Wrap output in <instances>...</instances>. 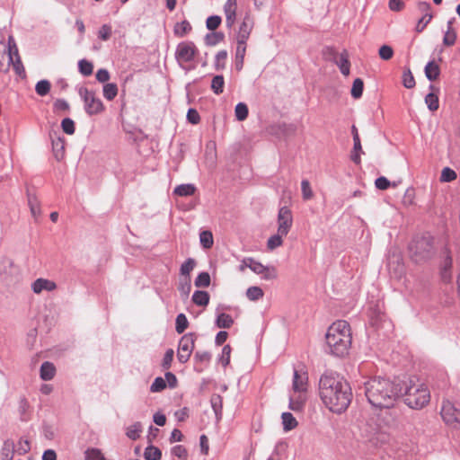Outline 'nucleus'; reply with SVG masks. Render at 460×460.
Here are the masks:
<instances>
[{
	"instance_id": "nucleus-21",
	"label": "nucleus",
	"mask_w": 460,
	"mask_h": 460,
	"mask_svg": "<svg viewBox=\"0 0 460 460\" xmlns=\"http://www.w3.org/2000/svg\"><path fill=\"white\" fill-rule=\"evenodd\" d=\"M456 31L453 28L452 22H448L447 30L446 31L443 38V44L447 47L453 46L456 43Z\"/></svg>"
},
{
	"instance_id": "nucleus-46",
	"label": "nucleus",
	"mask_w": 460,
	"mask_h": 460,
	"mask_svg": "<svg viewBox=\"0 0 460 460\" xmlns=\"http://www.w3.org/2000/svg\"><path fill=\"white\" fill-rule=\"evenodd\" d=\"M402 84L408 89H411L415 86V79L410 69L402 73Z\"/></svg>"
},
{
	"instance_id": "nucleus-11",
	"label": "nucleus",
	"mask_w": 460,
	"mask_h": 460,
	"mask_svg": "<svg viewBox=\"0 0 460 460\" xmlns=\"http://www.w3.org/2000/svg\"><path fill=\"white\" fill-rule=\"evenodd\" d=\"M443 420L454 428H460V409L450 401H444L440 411Z\"/></svg>"
},
{
	"instance_id": "nucleus-26",
	"label": "nucleus",
	"mask_w": 460,
	"mask_h": 460,
	"mask_svg": "<svg viewBox=\"0 0 460 460\" xmlns=\"http://www.w3.org/2000/svg\"><path fill=\"white\" fill-rule=\"evenodd\" d=\"M282 423L286 431L291 430L297 426V421L290 412L282 413Z\"/></svg>"
},
{
	"instance_id": "nucleus-4",
	"label": "nucleus",
	"mask_w": 460,
	"mask_h": 460,
	"mask_svg": "<svg viewBox=\"0 0 460 460\" xmlns=\"http://www.w3.org/2000/svg\"><path fill=\"white\" fill-rule=\"evenodd\" d=\"M404 402L411 409L420 410L430 401V391L421 380L411 377L404 383Z\"/></svg>"
},
{
	"instance_id": "nucleus-5",
	"label": "nucleus",
	"mask_w": 460,
	"mask_h": 460,
	"mask_svg": "<svg viewBox=\"0 0 460 460\" xmlns=\"http://www.w3.org/2000/svg\"><path fill=\"white\" fill-rule=\"evenodd\" d=\"M11 66L16 75L19 76L25 75V69L13 36L8 38L7 47H4V51L0 54V71L6 73L9 71Z\"/></svg>"
},
{
	"instance_id": "nucleus-57",
	"label": "nucleus",
	"mask_w": 460,
	"mask_h": 460,
	"mask_svg": "<svg viewBox=\"0 0 460 460\" xmlns=\"http://www.w3.org/2000/svg\"><path fill=\"white\" fill-rule=\"evenodd\" d=\"M433 15H427V16H421L417 24H416V31L421 32L424 31V29L427 27V25L432 20Z\"/></svg>"
},
{
	"instance_id": "nucleus-10",
	"label": "nucleus",
	"mask_w": 460,
	"mask_h": 460,
	"mask_svg": "<svg viewBox=\"0 0 460 460\" xmlns=\"http://www.w3.org/2000/svg\"><path fill=\"white\" fill-rule=\"evenodd\" d=\"M196 335L194 333H187L183 335L178 346L177 358L181 363H186L195 348Z\"/></svg>"
},
{
	"instance_id": "nucleus-3",
	"label": "nucleus",
	"mask_w": 460,
	"mask_h": 460,
	"mask_svg": "<svg viewBox=\"0 0 460 460\" xmlns=\"http://www.w3.org/2000/svg\"><path fill=\"white\" fill-rule=\"evenodd\" d=\"M352 336L349 324L343 320L334 322L327 330L325 335L329 353L344 357L351 345Z\"/></svg>"
},
{
	"instance_id": "nucleus-58",
	"label": "nucleus",
	"mask_w": 460,
	"mask_h": 460,
	"mask_svg": "<svg viewBox=\"0 0 460 460\" xmlns=\"http://www.w3.org/2000/svg\"><path fill=\"white\" fill-rule=\"evenodd\" d=\"M173 456L178 458L186 459L188 457V451L185 447L181 445L175 446L172 450Z\"/></svg>"
},
{
	"instance_id": "nucleus-9",
	"label": "nucleus",
	"mask_w": 460,
	"mask_h": 460,
	"mask_svg": "<svg viewBox=\"0 0 460 460\" xmlns=\"http://www.w3.org/2000/svg\"><path fill=\"white\" fill-rule=\"evenodd\" d=\"M199 54V49L192 41H182L177 45L175 58L180 65L194 60Z\"/></svg>"
},
{
	"instance_id": "nucleus-25",
	"label": "nucleus",
	"mask_w": 460,
	"mask_h": 460,
	"mask_svg": "<svg viewBox=\"0 0 460 460\" xmlns=\"http://www.w3.org/2000/svg\"><path fill=\"white\" fill-rule=\"evenodd\" d=\"M192 301L197 305L206 306L209 302V295L206 291H195L192 296Z\"/></svg>"
},
{
	"instance_id": "nucleus-54",
	"label": "nucleus",
	"mask_w": 460,
	"mask_h": 460,
	"mask_svg": "<svg viewBox=\"0 0 460 460\" xmlns=\"http://www.w3.org/2000/svg\"><path fill=\"white\" fill-rule=\"evenodd\" d=\"M29 206L31 208V212L34 217H38L40 214V203L35 197H29Z\"/></svg>"
},
{
	"instance_id": "nucleus-41",
	"label": "nucleus",
	"mask_w": 460,
	"mask_h": 460,
	"mask_svg": "<svg viewBox=\"0 0 460 460\" xmlns=\"http://www.w3.org/2000/svg\"><path fill=\"white\" fill-rule=\"evenodd\" d=\"M378 55L382 60L388 61L394 57V49L389 45H383L378 49Z\"/></svg>"
},
{
	"instance_id": "nucleus-33",
	"label": "nucleus",
	"mask_w": 460,
	"mask_h": 460,
	"mask_svg": "<svg viewBox=\"0 0 460 460\" xmlns=\"http://www.w3.org/2000/svg\"><path fill=\"white\" fill-rule=\"evenodd\" d=\"M142 426L139 422H136L127 428L126 435L132 440H136L140 437Z\"/></svg>"
},
{
	"instance_id": "nucleus-51",
	"label": "nucleus",
	"mask_w": 460,
	"mask_h": 460,
	"mask_svg": "<svg viewBox=\"0 0 460 460\" xmlns=\"http://www.w3.org/2000/svg\"><path fill=\"white\" fill-rule=\"evenodd\" d=\"M303 199L305 200L311 199L314 196L310 182L307 180H303L301 182Z\"/></svg>"
},
{
	"instance_id": "nucleus-59",
	"label": "nucleus",
	"mask_w": 460,
	"mask_h": 460,
	"mask_svg": "<svg viewBox=\"0 0 460 460\" xmlns=\"http://www.w3.org/2000/svg\"><path fill=\"white\" fill-rule=\"evenodd\" d=\"M375 185L378 190H385L390 187L391 182L385 177L381 176L376 180Z\"/></svg>"
},
{
	"instance_id": "nucleus-2",
	"label": "nucleus",
	"mask_w": 460,
	"mask_h": 460,
	"mask_svg": "<svg viewBox=\"0 0 460 460\" xmlns=\"http://www.w3.org/2000/svg\"><path fill=\"white\" fill-rule=\"evenodd\" d=\"M365 394L371 405L376 408L393 407L401 395L397 385L385 378H373L366 382Z\"/></svg>"
},
{
	"instance_id": "nucleus-17",
	"label": "nucleus",
	"mask_w": 460,
	"mask_h": 460,
	"mask_svg": "<svg viewBox=\"0 0 460 460\" xmlns=\"http://www.w3.org/2000/svg\"><path fill=\"white\" fill-rule=\"evenodd\" d=\"M31 288L35 294H40L43 290L53 291L57 288V285L54 281L47 279H37L31 285Z\"/></svg>"
},
{
	"instance_id": "nucleus-31",
	"label": "nucleus",
	"mask_w": 460,
	"mask_h": 460,
	"mask_svg": "<svg viewBox=\"0 0 460 460\" xmlns=\"http://www.w3.org/2000/svg\"><path fill=\"white\" fill-rule=\"evenodd\" d=\"M144 456L146 460H160L162 457V452L158 447L149 446L146 448Z\"/></svg>"
},
{
	"instance_id": "nucleus-42",
	"label": "nucleus",
	"mask_w": 460,
	"mask_h": 460,
	"mask_svg": "<svg viewBox=\"0 0 460 460\" xmlns=\"http://www.w3.org/2000/svg\"><path fill=\"white\" fill-rule=\"evenodd\" d=\"M84 455L85 460H107L102 451L97 448H88Z\"/></svg>"
},
{
	"instance_id": "nucleus-7",
	"label": "nucleus",
	"mask_w": 460,
	"mask_h": 460,
	"mask_svg": "<svg viewBox=\"0 0 460 460\" xmlns=\"http://www.w3.org/2000/svg\"><path fill=\"white\" fill-rule=\"evenodd\" d=\"M79 95L84 102V110L89 115H94L101 113L103 109L102 102L96 97L95 93L86 87L79 89Z\"/></svg>"
},
{
	"instance_id": "nucleus-19",
	"label": "nucleus",
	"mask_w": 460,
	"mask_h": 460,
	"mask_svg": "<svg viewBox=\"0 0 460 460\" xmlns=\"http://www.w3.org/2000/svg\"><path fill=\"white\" fill-rule=\"evenodd\" d=\"M440 74L439 66L435 61L429 62L425 66V75L429 81H435Z\"/></svg>"
},
{
	"instance_id": "nucleus-49",
	"label": "nucleus",
	"mask_w": 460,
	"mask_h": 460,
	"mask_svg": "<svg viewBox=\"0 0 460 460\" xmlns=\"http://www.w3.org/2000/svg\"><path fill=\"white\" fill-rule=\"evenodd\" d=\"M226 58H227V52L226 50H221V51L217 52V54L216 55V60H215V67L217 70L225 68Z\"/></svg>"
},
{
	"instance_id": "nucleus-53",
	"label": "nucleus",
	"mask_w": 460,
	"mask_h": 460,
	"mask_svg": "<svg viewBox=\"0 0 460 460\" xmlns=\"http://www.w3.org/2000/svg\"><path fill=\"white\" fill-rule=\"evenodd\" d=\"M61 127L63 131L67 135H73L75 133V122L69 118H66L62 120Z\"/></svg>"
},
{
	"instance_id": "nucleus-30",
	"label": "nucleus",
	"mask_w": 460,
	"mask_h": 460,
	"mask_svg": "<svg viewBox=\"0 0 460 460\" xmlns=\"http://www.w3.org/2000/svg\"><path fill=\"white\" fill-rule=\"evenodd\" d=\"M225 80L223 75H216L211 82V90L216 94H220L224 92Z\"/></svg>"
},
{
	"instance_id": "nucleus-1",
	"label": "nucleus",
	"mask_w": 460,
	"mask_h": 460,
	"mask_svg": "<svg viewBox=\"0 0 460 460\" xmlns=\"http://www.w3.org/2000/svg\"><path fill=\"white\" fill-rule=\"evenodd\" d=\"M319 395L323 404L335 413L343 412L352 400V392L349 383L332 374H324L321 376Z\"/></svg>"
},
{
	"instance_id": "nucleus-48",
	"label": "nucleus",
	"mask_w": 460,
	"mask_h": 460,
	"mask_svg": "<svg viewBox=\"0 0 460 460\" xmlns=\"http://www.w3.org/2000/svg\"><path fill=\"white\" fill-rule=\"evenodd\" d=\"M456 179V172L449 167H445L441 172L440 181L450 182Z\"/></svg>"
},
{
	"instance_id": "nucleus-36",
	"label": "nucleus",
	"mask_w": 460,
	"mask_h": 460,
	"mask_svg": "<svg viewBox=\"0 0 460 460\" xmlns=\"http://www.w3.org/2000/svg\"><path fill=\"white\" fill-rule=\"evenodd\" d=\"M191 31V26L189 22L183 21L177 23L174 27V34L178 37H183Z\"/></svg>"
},
{
	"instance_id": "nucleus-22",
	"label": "nucleus",
	"mask_w": 460,
	"mask_h": 460,
	"mask_svg": "<svg viewBox=\"0 0 460 460\" xmlns=\"http://www.w3.org/2000/svg\"><path fill=\"white\" fill-rule=\"evenodd\" d=\"M336 63L339 66L341 74L348 76L349 75L350 62L346 50L340 55L339 60L336 61Z\"/></svg>"
},
{
	"instance_id": "nucleus-18",
	"label": "nucleus",
	"mask_w": 460,
	"mask_h": 460,
	"mask_svg": "<svg viewBox=\"0 0 460 460\" xmlns=\"http://www.w3.org/2000/svg\"><path fill=\"white\" fill-rule=\"evenodd\" d=\"M431 93L426 95L425 103L431 111H436L439 107L438 93L439 89L434 85L429 86Z\"/></svg>"
},
{
	"instance_id": "nucleus-52",
	"label": "nucleus",
	"mask_w": 460,
	"mask_h": 460,
	"mask_svg": "<svg viewBox=\"0 0 460 460\" xmlns=\"http://www.w3.org/2000/svg\"><path fill=\"white\" fill-rule=\"evenodd\" d=\"M166 381L163 377H156L151 385L150 391L152 393H158L165 389Z\"/></svg>"
},
{
	"instance_id": "nucleus-23",
	"label": "nucleus",
	"mask_w": 460,
	"mask_h": 460,
	"mask_svg": "<svg viewBox=\"0 0 460 460\" xmlns=\"http://www.w3.org/2000/svg\"><path fill=\"white\" fill-rule=\"evenodd\" d=\"M56 373L54 365L50 362H44L40 367V377L43 380H51Z\"/></svg>"
},
{
	"instance_id": "nucleus-28",
	"label": "nucleus",
	"mask_w": 460,
	"mask_h": 460,
	"mask_svg": "<svg viewBox=\"0 0 460 460\" xmlns=\"http://www.w3.org/2000/svg\"><path fill=\"white\" fill-rule=\"evenodd\" d=\"M196 262L192 258L186 260L181 266L180 274L181 278L190 277V272L195 268Z\"/></svg>"
},
{
	"instance_id": "nucleus-38",
	"label": "nucleus",
	"mask_w": 460,
	"mask_h": 460,
	"mask_svg": "<svg viewBox=\"0 0 460 460\" xmlns=\"http://www.w3.org/2000/svg\"><path fill=\"white\" fill-rule=\"evenodd\" d=\"M364 89V83L360 78H356L353 82L351 88V95L355 99H358L362 96Z\"/></svg>"
},
{
	"instance_id": "nucleus-35",
	"label": "nucleus",
	"mask_w": 460,
	"mask_h": 460,
	"mask_svg": "<svg viewBox=\"0 0 460 460\" xmlns=\"http://www.w3.org/2000/svg\"><path fill=\"white\" fill-rule=\"evenodd\" d=\"M199 241L203 248L210 249L214 243L212 233L210 231H202L199 234Z\"/></svg>"
},
{
	"instance_id": "nucleus-34",
	"label": "nucleus",
	"mask_w": 460,
	"mask_h": 460,
	"mask_svg": "<svg viewBox=\"0 0 460 460\" xmlns=\"http://www.w3.org/2000/svg\"><path fill=\"white\" fill-rule=\"evenodd\" d=\"M285 234H280L279 232L270 236L267 242V247L269 250L273 251L274 249L281 246L283 244V237Z\"/></svg>"
},
{
	"instance_id": "nucleus-64",
	"label": "nucleus",
	"mask_w": 460,
	"mask_h": 460,
	"mask_svg": "<svg viewBox=\"0 0 460 460\" xmlns=\"http://www.w3.org/2000/svg\"><path fill=\"white\" fill-rule=\"evenodd\" d=\"M96 79L100 82V83H106L109 81L110 79V74L108 72V70L106 69H99L96 73Z\"/></svg>"
},
{
	"instance_id": "nucleus-62",
	"label": "nucleus",
	"mask_w": 460,
	"mask_h": 460,
	"mask_svg": "<svg viewBox=\"0 0 460 460\" xmlns=\"http://www.w3.org/2000/svg\"><path fill=\"white\" fill-rule=\"evenodd\" d=\"M189 409L184 407L177 411H175L174 416L178 421H184L189 418Z\"/></svg>"
},
{
	"instance_id": "nucleus-16",
	"label": "nucleus",
	"mask_w": 460,
	"mask_h": 460,
	"mask_svg": "<svg viewBox=\"0 0 460 460\" xmlns=\"http://www.w3.org/2000/svg\"><path fill=\"white\" fill-rule=\"evenodd\" d=\"M308 387V376L305 372H300L295 370L292 390L294 391H307Z\"/></svg>"
},
{
	"instance_id": "nucleus-45",
	"label": "nucleus",
	"mask_w": 460,
	"mask_h": 460,
	"mask_svg": "<svg viewBox=\"0 0 460 460\" xmlns=\"http://www.w3.org/2000/svg\"><path fill=\"white\" fill-rule=\"evenodd\" d=\"M210 285V276L208 272H201L198 275V277L195 279V286L196 287H203L207 288Z\"/></svg>"
},
{
	"instance_id": "nucleus-60",
	"label": "nucleus",
	"mask_w": 460,
	"mask_h": 460,
	"mask_svg": "<svg viewBox=\"0 0 460 460\" xmlns=\"http://www.w3.org/2000/svg\"><path fill=\"white\" fill-rule=\"evenodd\" d=\"M187 119L190 123L196 125L200 121L199 112L195 109H190L187 113Z\"/></svg>"
},
{
	"instance_id": "nucleus-56",
	"label": "nucleus",
	"mask_w": 460,
	"mask_h": 460,
	"mask_svg": "<svg viewBox=\"0 0 460 460\" xmlns=\"http://www.w3.org/2000/svg\"><path fill=\"white\" fill-rule=\"evenodd\" d=\"M174 351L172 349H168L164 356L162 367L164 369H168L171 367L172 359H173Z\"/></svg>"
},
{
	"instance_id": "nucleus-39",
	"label": "nucleus",
	"mask_w": 460,
	"mask_h": 460,
	"mask_svg": "<svg viewBox=\"0 0 460 460\" xmlns=\"http://www.w3.org/2000/svg\"><path fill=\"white\" fill-rule=\"evenodd\" d=\"M248 107L243 102H239L234 109L235 117L239 121L244 120L248 117Z\"/></svg>"
},
{
	"instance_id": "nucleus-43",
	"label": "nucleus",
	"mask_w": 460,
	"mask_h": 460,
	"mask_svg": "<svg viewBox=\"0 0 460 460\" xmlns=\"http://www.w3.org/2000/svg\"><path fill=\"white\" fill-rule=\"evenodd\" d=\"M188 325H189V322H188L185 314H178L176 317V326H175L176 332L180 334L182 333L188 328Z\"/></svg>"
},
{
	"instance_id": "nucleus-6",
	"label": "nucleus",
	"mask_w": 460,
	"mask_h": 460,
	"mask_svg": "<svg viewBox=\"0 0 460 460\" xmlns=\"http://www.w3.org/2000/svg\"><path fill=\"white\" fill-rule=\"evenodd\" d=\"M254 27V21L252 17L246 14L242 22L239 24L235 34L237 57L242 58L246 54L247 40Z\"/></svg>"
},
{
	"instance_id": "nucleus-12",
	"label": "nucleus",
	"mask_w": 460,
	"mask_h": 460,
	"mask_svg": "<svg viewBox=\"0 0 460 460\" xmlns=\"http://www.w3.org/2000/svg\"><path fill=\"white\" fill-rule=\"evenodd\" d=\"M293 224L292 212L288 207H282L278 213V232L287 235Z\"/></svg>"
},
{
	"instance_id": "nucleus-47",
	"label": "nucleus",
	"mask_w": 460,
	"mask_h": 460,
	"mask_svg": "<svg viewBox=\"0 0 460 460\" xmlns=\"http://www.w3.org/2000/svg\"><path fill=\"white\" fill-rule=\"evenodd\" d=\"M191 289L190 277L180 278L179 290L184 296H188Z\"/></svg>"
},
{
	"instance_id": "nucleus-20",
	"label": "nucleus",
	"mask_w": 460,
	"mask_h": 460,
	"mask_svg": "<svg viewBox=\"0 0 460 460\" xmlns=\"http://www.w3.org/2000/svg\"><path fill=\"white\" fill-rule=\"evenodd\" d=\"M14 456V444L11 440H6L4 442V445L0 453V460H13Z\"/></svg>"
},
{
	"instance_id": "nucleus-13",
	"label": "nucleus",
	"mask_w": 460,
	"mask_h": 460,
	"mask_svg": "<svg viewBox=\"0 0 460 460\" xmlns=\"http://www.w3.org/2000/svg\"><path fill=\"white\" fill-rule=\"evenodd\" d=\"M250 270L255 274L261 275L265 280L275 279L278 277V270L274 266H265L252 258L250 261Z\"/></svg>"
},
{
	"instance_id": "nucleus-50",
	"label": "nucleus",
	"mask_w": 460,
	"mask_h": 460,
	"mask_svg": "<svg viewBox=\"0 0 460 460\" xmlns=\"http://www.w3.org/2000/svg\"><path fill=\"white\" fill-rule=\"evenodd\" d=\"M221 22H222V20H221L220 16L213 15V16H209L207 19L206 25L209 31H215L219 27V25L221 24Z\"/></svg>"
},
{
	"instance_id": "nucleus-8",
	"label": "nucleus",
	"mask_w": 460,
	"mask_h": 460,
	"mask_svg": "<svg viewBox=\"0 0 460 460\" xmlns=\"http://www.w3.org/2000/svg\"><path fill=\"white\" fill-rule=\"evenodd\" d=\"M410 249L416 261L428 259L433 251L431 239L426 236L417 238L411 243Z\"/></svg>"
},
{
	"instance_id": "nucleus-61",
	"label": "nucleus",
	"mask_w": 460,
	"mask_h": 460,
	"mask_svg": "<svg viewBox=\"0 0 460 460\" xmlns=\"http://www.w3.org/2000/svg\"><path fill=\"white\" fill-rule=\"evenodd\" d=\"M111 35V27L108 24H104L99 31V38L102 40H107Z\"/></svg>"
},
{
	"instance_id": "nucleus-37",
	"label": "nucleus",
	"mask_w": 460,
	"mask_h": 460,
	"mask_svg": "<svg viewBox=\"0 0 460 460\" xmlns=\"http://www.w3.org/2000/svg\"><path fill=\"white\" fill-rule=\"evenodd\" d=\"M224 38H225L224 33L215 31V32L207 34L205 40H206L207 45L215 46V45L218 44L219 42H221L224 40Z\"/></svg>"
},
{
	"instance_id": "nucleus-15",
	"label": "nucleus",
	"mask_w": 460,
	"mask_h": 460,
	"mask_svg": "<svg viewBox=\"0 0 460 460\" xmlns=\"http://www.w3.org/2000/svg\"><path fill=\"white\" fill-rule=\"evenodd\" d=\"M226 27L232 28L236 21L237 0H227L224 5Z\"/></svg>"
},
{
	"instance_id": "nucleus-24",
	"label": "nucleus",
	"mask_w": 460,
	"mask_h": 460,
	"mask_svg": "<svg viewBox=\"0 0 460 460\" xmlns=\"http://www.w3.org/2000/svg\"><path fill=\"white\" fill-rule=\"evenodd\" d=\"M195 191L196 187L193 184H181L174 189V194L180 197L191 196Z\"/></svg>"
},
{
	"instance_id": "nucleus-63",
	"label": "nucleus",
	"mask_w": 460,
	"mask_h": 460,
	"mask_svg": "<svg viewBox=\"0 0 460 460\" xmlns=\"http://www.w3.org/2000/svg\"><path fill=\"white\" fill-rule=\"evenodd\" d=\"M389 8L394 12H399L403 9L404 3L402 0H389Z\"/></svg>"
},
{
	"instance_id": "nucleus-44",
	"label": "nucleus",
	"mask_w": 460,
	"mask_h": 460,
	"mask_svg": "<svg viewBox=\"0 0 460 460\" xmlns=\"http://www.w3.org/2000/svg\"><path fill=\"white\" fill-rule=\"evenodd\" d=\"M79 71L85 76H89L93 74V66L91 62L82 59L78 63Z\"/></svg>"
},
{
	"instance_id": "nucleus-40",
	"label": "nucleus",
	"mask_w": 460,
	"mask_h": 460,
	"mask_svg": "<svg viewBox=\"0 0 460 460\" xmlns=\"http://www.w3.org/2000/svg\"><path fill=\"white\" fill-rule=\"evenodd\" d=\"M51 84L48 80H41L37 83L35 91L40 96L47 95L50 91Z\"/></svg>"
},
{
	"instance_id": "nucleus-29",
	"label": "nucleus",
	"mask_w": 460,
	"mask_h": 460,
	"mask_svg": "<svg viewBox=\"0 0 460 460\" xmlns=\"http://www.w3.org/2000/svg\"><path fill=\"white\" fill-rule=\"evenodd\" d=\"M264 296L263 290L257 286L250 287L246 290V296L250 301H258Z\"/></svg>"
},
{
	"instance_id": "nucleus-32",
	"label": "nucleus",
	"mask_w": 460,
	"mask_h": 460,
	"mask_svg": "<svg viewBox=\"0 0 460 460\" xmlns=\"http://www.w3.org/2000/svg\"><path fill=\"white\" fill-rule=\"evenodd\" d=\"M118 94V87L116 84L108 83L103 86V96L108 101L113 100Z\"/></svg>"
},
{
	"instance_id": "nucleus-27",
	"label": "nucleus",
	"mask_w": 460,
	"mask_h": 460,
	"mask_svg": "<svg viewBox=\"0 0 460 460\" xmlns=\"http://www.w3.org/2000/svg\"><path fill=\"white\" fill-rule=\"evenodd\" d=\"M234 324V319L231 315L222 313L217 318V326L218 328L228 329Z\"/></svg>"
},
{
	"instance_id": "nucleus-14",
	"label": "nucleus",
	"mask_w": 460,
	"mask_h": 460,
	"mask_svg": "<svg viewBox=\"0 0 460 460\" xmlns=\"http://www.w3.org/2000/svg\"><path fill=\"white\" fill-rule=\"evenodd\" d=\"M307 398V391L291 390L289 395V408L292 411H299L303 409Z\"/></svg>"
},
{
	"instance_id": "nucleus-55",
	"label": "nucleus",
	"mask_w": 460,
	"mask_h": 460,
	"mask_svg": "<svg viewBox=\"0 0 460 460\" xmlns=\"http://www.w3.org/2000/svg\"><path fill=\"white\" fill-rule=\"evenodd\" d=\"M417 11L421 14V16L432 15L431 5L427 2H419L417 4Z\"/></svg>"
}]
</instances>
